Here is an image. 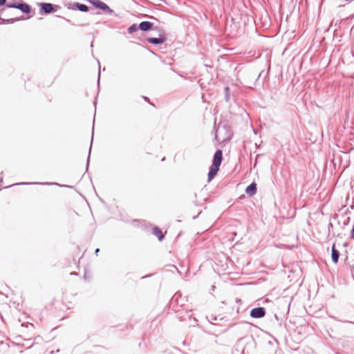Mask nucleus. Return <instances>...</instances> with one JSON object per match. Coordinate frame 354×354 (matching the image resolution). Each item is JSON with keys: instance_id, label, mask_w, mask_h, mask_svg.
Here are the masks:
<instances>
[{"instance_id": "27", "label": "nucleus", "mask_w": 354, "mask_h": 354, "mask_svg": "<svg viewBox=\"0 0 354 354\" xmlns=\"http://www.w3.org/2000/svg\"><path fill=\"white\" fill-rule=\"evenodd\" d=\"M59 352V349H57L56 351H51L50 354H55Z\"/></svg>"}, {"instance_id": "45", "label": "nucleus", "mask_w": 354, "mask_h": 354, "mask_svg": "<svg viewBox=\"0 0 354 354\" xmlns=\"http://www.w3.org/2000/svg\"><path fill=\"white\" fill-rule=\"evenodd\" d=\"M353 207H354V205H351V209H353Z\"/></svg>"}, {"instance_id": "24", "label": "nucleus", "mask_w": 354, "mask_h": 354, "mask_svg": "<svg viewBox=\"0 0 354 354\" xmlns=\"http://www.w3.org/2000/svg\"><path fill=\"white\" fill-rule=\"evenodd\" d=\"M57 17H59V18H62L63 19H64L66 21H67L68 23H71V20L64 17H62V16H59V15H56Z\"/></svg>"}, {"instance_id": "14", "label": "nucleus", "mask_w": 354, "mask_h": 354, "mask_svg": "<svg viewBox=\"0 0 354 354\" xmlns=\"http://www.w3.org/2000/svg\"><path fill=\"white\" fill-rule=\"evenodd\" d=\"M340 253L335 247V243H333L331 248V259L333 263L337 264L339 261Z\"/></svg>"}, {"instance_id": "30", "label": "nucleus", "mask_w": 354, "mask_h": 354, "mask_svg": "<svg viewBox=\"0 0 354 354\" xmlns=\"http://www.w3.org/2000/svg\"><path fill=\"white\" fill-rule=\"evenodd\" d=\"M343 322H345V323H351V324H354V321H342Z\"/></svg>"}, {"instance_id": "15", "label": "nucleus", "mask_w": 354, "mask_h": 354, "mask_svg": "<svg viewBox=\"0 0 354 354\" xmlns=\"http://www.w3.org/2000/svg\"><path fill=\"white\" fill-rule=\"evenodd\" d=\"M152 233L157 237L159 241H162L165 239V234L159 227L154 226L152 229Z\"/></svg>"}, {"instance_id": "12", "label": "nucleus", "mask_w": 354, "mask_h": 354, "mask_svg": "<svg viewBox=\"0 0 354 354\" xmlns=\"http://www.w3.org/2000/svg\"><path fill=\"white\" fill-rule=\"evenodd\" d=\"M245 192L248 196L252 197L257 192V185L255 182H252L248 185L245 189Z\"/></svg>"}, {"instance_id": "4", "label": "nucleus", "mask_w": 354, "mask_h": 354, "mask_svg": "<svg viewBox=\"0 0 354 354\" xmlns=\"http://www.w3.org/2000/svg\"><path fill=\"white\" fill-rule=\"evenodd\" d=\"M95 8L103 11L105 14L115 16V12L106 3L101 0H87Z\"/></svg>"}, {"instance_id": "9", "label": "nucleus", "mask_w": 354, "mask_h": 354, "mask_svg": "<svg viewBox=\"0 0 354 354\" xmlns=\"http://www.w3.org/2000/svg\"><path fill=\"white\" fill-rule=\"evenodd\" d=\"M217 131L224 132L225 138L223 139V142L230 141L232 138L233 133L232 131L231 127L229 124H224L223 125H220Z\"/></svg>"}, {"instance_id": "21", "label": "nucleus", "mask_w": 354, "mask_h": 354, "mask_svg": "<svg viewBox=\"0 0 354 354\" xmlns=\"http://www.w3.org/2000/svg\"><path fill=\"white\" fill-rule=\"evenodd\" d=\"M8 3H7V0H0V6H5L6 7V5Z\"/></svg>"}, {"instance_id": "41", "label": "nucleus", "mask_w": 354, "mask_h": 354, "mask_svg": "<svg viewBox=\"0 0 354 354\" xmlns=\"http://www.w3.org/2000/svg\"><path fill=\"white\" fill-rule=\"evenodd\" d=\"M236 302H241V299H236Z\"/></svg>"}, {"instance_id": "40", "label": "nucleus", "mask_w": 354, "mask_h": 354, "mask_svg": "<svg viewBox=\"0 0 354 354\" xmlns=\"http://www.w3.org/2000/svg\"><path fill=\"white\" fill-rule=\"evenodd\" d=\"M268 344H270V345H272V342L271 341H269V342H268Z\"/></svg>"}, {"instance_id": "18", "label": "nucleus", "mask_w": 354, "mask_h": 354, "mask_svg": "<svg viewBox=\"0 0 354 354\" xmlns=\"http://www.w3.org/2000/svg\"><path fill=\"white\" fill-rule=\"evenodd\" d=\"M139 27V24H131L127 29V32L129 34H132L133 32H137L138 30H140V28Z\"/></svg>"}, {"instance_id": "16", "label": "nucleus", "mask_w": 354, "mask_h": 354, "mask_svg": "<svg viewBox=\"0 0 354 354\" xmlns=\"http://www.w3.org/2000/svg\"><path fill=\"white\" fill-rule=\"evenodd\" d=\"M25 19L24 16H21V17H15V18H10V19H3L0 16V24H13L15 22L19 21L20 20Z\"/></svg>"}, {"instance_id": "44", "label": "nucleus", "mask_w": 354, "mask_h": 354, "mask_svg": "<svg viewBox=\"0 0 354 354\" xmlns=\"http://www.w3.org/2000/svg\"><path fill=\"white\" fill-rule=\"evenodd\" d=\"M165 160V157H164L162 159V161H164Z\"/></svg>"}, {"instance_id": "33", "label": "nucleus", "mask_w": 354, "mask_h": 354, "mask_svg": "<svg viewBox=\"0 0 354 354\" xmlns=\"http://www.w3.org/2000/svg\"><path fill=\"white\" fill-rule=\"evenodd\" d=\"M71 275H77V273L75 272H71Z\"/></svg>"}, {"instance_id": "5", "label": "nucleus", "mask_w": 354, "mask_h": 354, "mask_svg": "<svg viewBox=\"0 0 354 354\" xmlns=\"http://www.w3.org/2000/svg\"><path fill=\"white\" fill-rule=\"evenodd\" d=\"M64 6L68 10H79L82 12H87L89 11V7L87 5L80 2H68L64 3Z\"/></svg>"}, {"instance_id": "25", "label": "nucleus", "mask_w": 354, "mask_h": 354, "mask_svg": "<svg viewBox=\"0 0 354 354\" xmlns=\"http://www.w3.org/2000/svg\"><path fill=\"white\" fill-rule=\"evenodd\" d=\"M350 237L351 239H354V230H351Z\"/></svg>"}, {"instance_id": "42", "label": "nucleus", "mask_w": 354, "mask_h": 354, "mask_svg": "<svg viewBox=\"0 0 354 354\" xmlns=\"http://www.w3.org/2000/svg\"><path fill=\"white\" fill-rule=\"evenodd\" d=\"M268 72H267V73H266V75H265V77H264V79H266V77H267V75H268Z\"/></svg>"}, {"instance_id": "7", "label": "nucleus", "mask_w": 354, "mask_h": 354, "mask_svg": "<svg viewBox=\"0 0 354 354\" xmlns=\"http://www.w3.org/2000/svg\"><path fill=\"white\" fill-rule=\"evenodd\" d=\"M146 41L151 44L154 46H158L162 44L167 41V37L165 34L160 33L158 37H148L146 38Z\"/></svg>"}, {"instance_id": "1", "label": "nucleus", "mask_w": 354, "mask_h": 354, "mask_svg": "<svg viewBox=\"0 0 354 354\" xmlns=\"http://www.w3.org/2000/svg\"><path fill=\"white\" fill-rule=\"evenodd\" d=\"M6 8L19 10L22 13L28 15L27 19H30L35 15V11L32 10V7L24 1L10 2L6 5Z\"/></svg>"}, {"instance_id": "8", "label": "nucleus", "mask_w": 354, "mask_h": 354, "mask_svg": "<svg viewBox=\"0 0 354 354\" xmlns=\"http://www.w3.org/2000/svg\"><path fill=\"white\" fill-rule=\"evenodd\" d=\"M266 314V308L262 306L253 308L250 312V317L254 319L263 318V317H265Z\"/></svg>"}, {"instance_id": "37", "label": "nucleus", "mask_w": 354, "mask_h": 354, "mask_svg": "<svg viewBox=\"0 0 354 354\" xmlns=\"http://www.w3.org/2000/svg\"><path fill=\"white\" fill-rule=\"evenodd\" d=\"M245 198V195H242L239 197L240 199H243Z\"/></svg>"}, {"instance_id": "32", "label": "nucleus", "mask_w": 354, "mask_h": 354, "mask_svg": "<svg viewBox=\"0 0 354 354\" xmlns=\"http://www.w3.org/2000/svg\"><path fill=\"white\" fill-rule=\"evenodd\" d=\"M147 50H148L151 53H152V54H153V55H156V54L154 52H153L152 50H151L149 48H147Z\"/></svg>"}, {"instance_id": "23", "label": "nucleus", "mask_w": 354, "mask_h": 354, "mask_svg": "<svg viewBox=\"0 0 354 354\" xmlns=\"http://www.w3.org/2000/svg\"><path fill=\"white\" fill-rule=\"evenodd\" d=\"M142 98H143L146 102H148V103H149L150 105H151V106H154L153 103L149 101V99L147 97H146V96H142Z\"/></svg>"}, {"instance_id": "29", "label": "nucleus", "mask_w": 354, "mask_h": 354, "mask_svg": "<svg viewBox=\"0 0 354 354\" xmlns=\"http://www.w3.org/2000/svg\"><path fill=\"white\" fill-rule=\"evenodd\" d=\"M350 221V218H348L347 221L344 223V225H346Z\"/></svg>"}, {"instance_id": "17", "label": "nucleus", "mask_w": 354, "mask_h": 354, "mask_svg": "<svg viewBox=\"0 0 354 354\" xmlns=\"http://www.w3.org/2000/svg\"><path fill=\"white\" fill-rule=\"evenodd\" d=\"M93 133H94V121L93 122L92 137L91 139V144H90V147H89V150H88V155L87 159H86V171L88 169L89 163H90L91 151V148H92V145H93Z\"/></svg>"}, {"instance_id": "38", "label": "nucleus", "mask_w": 354, "mask_h": 354, "mask_svg": "<svg viewBox=\"0 0 354 354\" xmlns=\"http://www.w3.org/2000/svg\"><path fill=\"white\" fill-rule=\"evenodd\" d=\"M185 313H186V314H187V317H188L189 318H190V316H191V315H189V312H188V311H186Z\"/></svg>"}, {"instance_id": "10", "label": "nucleus", "mask_w": 354, "mask_h": 354, "mask_svg": "<svg viewBox=\"0 0 354 354\" xmlns=\"http://www.w3.org/2000/svg\"><path fill=\"white\" fill-rule=\"evenodd\" d=\"M223 159V151L221 149H217L214 153L212 165L220 167Z\"/></svg>"}, {"instance_id": "34", "label": "nucleus", "mask_w": 354, "mask_h": 354, "mask_svg": "<svg viewBox=\"0 0 354 354\" xmlns=\"http://www.w3.org/2000/svg\"><path fill=\"white\" fill-rule=\"evenodd\" d=\"M152 274H148V275H146L145 277H142V279H145V278H147V277H149L150 276H151Z\"/></svg>"}, {"instance_id": "28", "label": "nucleus", "mask_w": 354, "mask_h": 354, "mask_svg": "<svg viewBox=\"0 0 354 354\" xmlns=\"http://www.w3.org/2000/svg\"><path fill=\"white\" fill-rule=\"evenodd\" d=\"M263 71H261L259 73V74L258 75V77H257V80H258L260 78V77L262 75V74H263Z\"/></svg>"}, {"instance_id": "39", "label": "nucleus", "mask_w": 354, "mask_h": 354, "mask_svg": "<svg viewBox=\"0 0 354 354\" xmlns=\"http://www.w3.org/2000/svg\"><path fill=\"white\" fill-rule=\"evenodd\" d=\"M214 139H215V140H217V139H218V135H217V133H216V134H215Z\"/></svg>"}, {"instance_id": "13", "label": "nucleus", "mask_w": 354, "mask_h": 354, "mask_svg": "<svg viewBox=\"0 0 354 354\" xmlns=\"http://www.w3.org/2000/svg\"><path fill=\"white\" fill-rule=\"evenodd\" d=\"M219 169H220V167H218L214 166L212 165H210V167L209 168V171L207 174V181L208 182H210L216 177V176L217 175V174L219 171Z\"/></svg>"}, {"instance_id": "26", "label": "nucleus", "mask_w": 354, "mask_h": 354, "mask_svg": "<svg viewBox=\"0 0 354 354\" xmlns=\"http://www.w3.org/2000/svg\"><path fill=\"white\" fill-rule=\"evenodd\" d=\"M211 319L212 321H216L218 319L217 316L211 315Z\"/></svg>"}, {"instance_id": "36", "label": "nucleus", "mask_w": 354, "mask_h": 354, "mask_svg": "<svg viewBox=\"0 0 354 354\" xmlns=\"http://www.w3.org/2000/svg\"><path fill=\"white\" fill-rule=\"evenodd\" d=\"M148 17H149V18H150V19H156L154 17H153V16H148Z\"/></svg>"}, {"instance_id": "6", "label": "nucleus", "mask_w": 354, "mask_h": 354, "mask_svg": "<svg viewBox=\"0 0 354 354\" xmlns=\"http://www.w3.org/2000/svg\"><path fill=\"white\" fill-rule=\"evenodd\" d=\"M57 185L59 187H68V188H72L73 187L72 186H70V185H60L57 183H39V182H23V183H15L10 186H7V187H5L4 189H7V188H9L10 187H13V186H19V185Z\"/></svg>"}, {"instance_id": "22", "label": "nucleus", "mask_w": 354, "mask_h": 354, "mask_svg": "<svg viewBox=\"0 0 354 354\" xmlns=\"http://www.w3.org/2000/svg\"><path fill=\"white\" fill-rule=\"evenodd\" d=\"M100 66H99V70H98V75H97V85H98V88L100 87Z\"/></svg>"}, {"instance_id": "11", "label": "nucleus", "mask_w": 354, "mask_h": 354, "mask_svg": "<svg viewBox=\"0 0 354 354\" xmlns=\"http://www.w3.org/2000/svg\"><path fill=\"white\" fill-rule=\"evenodd\" d=\"M140 30L144 32H147L151 30H156L157 27L154 26V24L149 21H143L139 24Z\"/></svg>"}, {"instance_id": "19", "label": "nucleus", "mask_w": 354, "mask_h": 354, "mask_svg": "<svg viewBox=\"0 0 354 354\" xmlns=\"http://www.w3.org/2000/svg\"><path fill=\"white\" fill-rule=\"evenodd\" d=\"M328 239L333 238L336 236L335 232H333V225L332 223H328Z\"/></svg>"}, {"instance_id": "35", "label": "nucleus", "mask_w": 354, "mask_h": 354, "mask_svg": "<svg viewBox=\"0 0 354 354\" xmlns=\"http://www.w3.org/2000/svg\"><path fill=\"white\" fill-rule=\"evenodd\" d=\"M274 318L278 321L279 320V317H278V315L277 314H274Z\"/></svg>"}, {"instance_id": "3", "label": "nucleus", "mask_w": 354, "mask_h": 354, "mask_svg": "<svg viewBox=\"0 0 354 354\" xmlns=\"http://www.w3.org/2000/svg\"><path fill=\"white\" fill-rule=\"evenodd\" d=\"M179 299H181V294L176 292L170 299L169 304L172 310L176 313H179L177 316L180 321H183L185 319L183 318V316L180 315V308L183 307L184 304L182 301H179Z\"/></svg>"}, {"instance_id": "31", "label": "nucleus", "mask_w": 354, "mask_h": 354, "mask_svg": "<svg viewBox=\"0 0 354 354\" xmlns=\"http://www.w3.org/2000/svg\"><path fill=\"white\" fill-rule=\"evenodd\" d=\"M100 252V249L99 248H96L95 250V254L96 255H97L98 252Z\"/></svg>"}, {"instance_id": "43", "label": "nucleus", "mask_w": 354, "mask_h": 354, "mask_svg": "<svg viewBox=\"0 0 354 354\" xmlns=\"http://www.w3.org/2000/svg\"><path fill=\"white\" fill-rule=\"evenodd\" d=\"M143 2L148 3V1L147 0H143Z\"/></svg>"}, {"instance_id": "2", "label": "nucleus", "mask_w": 354, "mask_h": 354, "mask_svg": "<svg viewBox=\"0 0 354 354\" xmlns=\"http://www.w3.org/2000/svg\"><path fill=\"white\" fill-rule=\"evenodd\" d=\"M37 5L39 8V13L41 15H48L56 12L61 8L59 5L48 2H39Z\"/></svg>"}, {"instance_id": "20", "label": "nucleus", "mask_w": 354, "mask_h": 354, "mask_svg": "<svg viewBox=\"0 0 354 354\" xmlns=\"http://www.w3.org/2000/svg\"><path fill=\"white\" fill-rule=\"evenodd\" d=\"M225 100L228 102L230 100V88L228 86L224 88Z\"/></svg>"}]
</instances>
